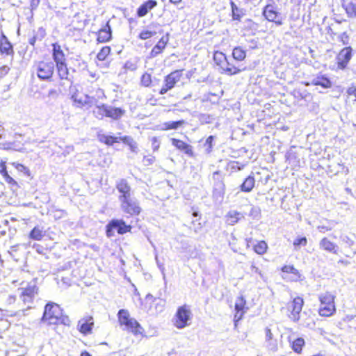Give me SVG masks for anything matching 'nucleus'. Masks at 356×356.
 Segmentation results:
<instances>
[{
  "instance_id": "09e8293b",
  "label": "nucleus",
  "mask_w": 356,
  "mask_h": 356,
  "mask_svg": "<svg viewBox=\"0 0 356 356\" xmlns=\"http://www.w3.org/2000/svg\"><path fill=\"white\" fill-rule=\"evenodd\" d=\"M339 40L342 42L343 44H348L349 42V35L347 32H343L339 35Z\"/></svg>"
},
{
  "instance_id": "ddd939ff",
  "label": "nucleus",
  "mask_w": 356,
  "mask_h": 356,
  "mask_svg": "<svg viewBox=\"0 0 356 356\" xmlns=\"http://www.w3.org/2000/svg\"><path fill=\"white\" fill-rule=\"evenodd\" d=\"M116 188L120 194L119 195L120 202L131 197V186L128 184L127 180L122 179L118 181Z\"/></svg>"
},
{
  "instance_id": "58836bf2",
  "label": "nucleus",
  "mask_w": 356,
  "mask_h": 356,
  "mask_svg": "<svg viewBox=\"0 0 356 356\" xmlns=\"http://www.w3.org/2000/svg\"><path fill=\"white\" fill-rule=\"evenodd\" d=\"M266 341L268 342V346L271 349H275L276 343L273 341V334L269 328L266 329Z\"/></svg>"
},
{
  "instance_id": "2f4dec72",
  "label": "nucleus",
  "mask_w": 356,
  "mask_h": 356,
  "mask_svg": "<svg viewBox=\"0 0 356 356\" xmlns=\"http://www.w3.org/2000/svg\"><path fill=\"white\" fill-rule=\"evenodd\" d=\"M58 73L61 79H69V71L65 62L56 64Z\"/></svg>"
},
{
  "instance_id": "7c9ffc66",
  "label": "nucleus",
  "mask_w": 356,
  "mask_h": 356,
  "mask_svg": "<svg viewBox=\"0 0 356 356\" xmlns=\"http://www.w3.org/2000/svg\"><path fill=\"white\" fill-rule=\"evenodd\" d=\"M72 99L79 106H83L86 104H92L95 100L93 97L90 98L88 95H86L83 99L81 97H79V94L72 95Z\"/></svg>"
},
{
  "instance_id": "c85d7f7f",
  "label": "nucleus",
  "mask_w": 356,
  "mask_h": 356,
  "mask_svg": "<svg viewBox=\"0 0 356 356\" xmlns=\"http://www.w3.org/2000/svg\"><path fill=\"white\" fill-rule=\"evenodd\" d=\"M97 138L99 141L105 143L107 145H112L115 143H119L118 137L107 136L104 134H98Z\"/></svg>"
},
{
  "instance_id": "a18cd8bd",
  "label": "nucleus",
  "mask_w": 356,
  "mask_h": 356,
  "mask_svg": "<svg viewBox=\"0 0 356 356\" xmlns=\"http://www.w3.org/2000/svg\"><path fill=\"white\" fill-rule=\"evenodd\" d=\"M282 270L284 273H292L296 275L298 274V270L293 266H284L282 267Z\"/></svg>"
},
{
  "instance_id": "680f3d73",
  "label": "nucleus",
  "mask_w": 356,
  "mask_h": 356,
  "mask_svg": "<svg viewBox=\"0 0 356 356\" xmlns=\"http://www.w3.org/2000/svg\"><path fill=\"white\" fill-rule=\"evenodd\" d=\"M5 181L10 184H16V181L8 175L3 177Z\"/></svg>"
},
{
  "instance_id": "774afa93",
  "label": "nucleus",
  "mask_w": 356,
  "mask_h": 356,
  "mask_svg": "<svg viewBox=\"0 0 356 356\" xmlns=\"http://www.w3.org/2000/svg\"><path fill=\"white\" fill-rule=\"evenodd\" d=\"M81 356H92L88 352L83 351L81 353Z\"/></svg>"
},
{
  "instance_id": "f03ea898",
  "label": "nucleus",
  "mask_w": 356,
  "mask_h": 356,
  "mask_svg": "<svg viewBox=\"0 0 356 356\" xmlns=\"http://www.w3.org/2000/svg\"><path fill=\"white\" fill-rule=\"evenodd\" d=\"M334 299L335 296L330 292H325L318 295V300L321 302L318 309L320 316L330 317L335 313Z\"/></svg>"
},
{
  "instance_id": "4d7b16f0",
  "label": "nucleus",
  "mask_w": 356,
  "mask_h": 356,
  "mask_svg": "<svg viewBox=\"0 0 356 356\" xmlns=\"http://www.w3.org/2000/svg\"><path fill=\"white\" fill-rule=\"evenodd\" d=\"M10 70V68L7 65H3L0 67V78L3 77L6 75Z\"/></svg>"
},
{
  "instance_id": "0e129e2a",
  "label": "nucleus",
  "mask_w": 356,
  "mask_h": 356,
  "mask_svg": "<svg viewBox=\"0 0 356 356\" xmlns=\"http://www.w3.org/2000/svg\"><path fill=\"white\" fill-rule=\"evenodd\" d=\"M58 96V92L55 89H51L48 92V97H56Z\"/></svg>"
},
{
  "instance_id": "37998d69",
  "label": "nucleus",
  "mask_w": 356,
  "mask_h": 356,
  "mask_svg": "<svg viewBox=\"0 0 356 356\" xmlns=\"http://www.w3.org/2000/svg\"><path fill=\"white\" fill-rule=\"evenodd\" d=\"M152 83L151 75L147 73H145L141 77V83L145 87L150 86Z\"/></svg>"
},
{
  "instance_id": "0eeeda50",
  "label": "nucleus",
  "mask_w": 356,
  "mask_h": 356,
  "mask_svg": "<svg viewBox=\"0 0 356 356\" xmlns=\"http://www.w3.org/2000/svg\"><path fill=\"white\" fill-rule=\"evenodd\" d=\"M304 300L301 297L295 298L291 302L287 305V309L290 314L289 317L293 322H298L300 319V314L302 311Z\"/></svg>"
},
{
  "instance_id": "20e7f679",
  "label": "nucleus",
  "mask_w": 356,
  "mask_h": 356,
  "mask_svg": "<svg viewBox=\"0 0 356 356\" xmlns=\"http://www.w3.org/2000/svg\"><path fill=\"white\" fill-rule=\"evenodd\" d=\"M192 312L190 307L184 305L179 307L174 317V325L178 329H183L191 324Z\"/></svg>"
},
{
  "instance_id": "f8f14e48",
  "label": "nucleus",
  "mask_w": 356,
  "mask_h": 356,
  "mask_svg": "<svg viewBox=\"0 0 356 356\" xmlns=\"http://www.w3.org/2000/svg\"><path fill=\"white\" fill-rule=\"evenodd\" d=\"M352 58V49L350 47H345L341 50L337 56V65L339 69L343 70Z\"/></svg>"
},
{
  "instance_id": "e433bc0d",
  "label": "nucleus",
  "mask_w": 356,
  "mask_h": 356,
  "mask_svg": "<svg viewBox=\"0 0 356 356\" xmlns=\"http://www.w3.org/2000/svg\"><path fill=\"white\" fill-rule=\"evenodd\" d=\"M267 248H268V245L264 241H261L258 242L254 246V250L255 251V252H257L259 254H264L266 252Z\"/></svg>"
},
{
  "instance_id": "412c9836",
  "label": "nucleus",
  "mask_w": 356,
  "mask_h": 356,
  "mask_svg": "<svg viewBox=\"0 0 356 356\" xmlns=\"http://www.w3.org/2000/svg\"><path fill=\"white\" fill-rule=\"evenodd\" d=\"M225 217L227 223L229 225H234L241 218H243L244 215L241 212L232 210L229 211Z\"/></svg>"
},
{
  "instance_id": "f704fd0d",
  "label": "nucleus",
  "mask_w": 356,
  "mask_h": 356,
  "mask_svg": "<svg viewBox=\"0 0 356 356\" xmlns=\"http://www.w3.org/2000/svg\"><path fill=\"white\" fill-rule=\"evenodd\" d=\"M44 231L42 228L37 226L35 227L29 234V237L33 240L40 241L44 236Z\"/></svg>"
},
{
  "instance_id": "6ab92c4d",
  "label": "nucleus",
  "mask_w": 356,
  "mask_h": 356,
  "mask_svg": "<svg viewBox=\"0 0 356 356\" xmlns=\"http://www.w3.org/2000/svg\"><path fill=\"white\" fill-rule=\"evenodd\" d=\"M111 38V29L108 22L98 32L97 41L99 42H108Z\"/></svg>"
},
{
  "instance_id": "49530a36",
  "label": "nucleus",
  "mask_w": 356,
  "mask_h": 356,
  "mask_svg": "<svg viewBox=\"0 0 356 356\" xmlns=\"http://www.w3.org/2000/svg\"><path fill=\"white\" fill-rule=\"evenodd\" d=\"M307 243V240L306 237L298 238L293 241V245L296 248L298 246L302 245L305 246Z\"/></svg>"
},
{
  "instance_id": "6e6552de",
  "label": "nucleus",
  "mask_w": 356,
  "mask_h": 356,
  "mask_svg": "<svg viewBox=\"0 0 356 356\" xmlns=\"http://www.w3.org/2000/svg\"><path fill=\"white\" fill-rule=\"evenodd\" d=\"M131 227L127 225L122 220H112L107 225L106 234L108 236L114 235V230L118 234H123L130 232Z\"/></svg>"
},
{
  "instance_id": "5fc2aeb1",
  "label": "nucleus",
  "mask_w": 356,
  "mask_h": 356,
  "mask_svg": "<svg viewBox=\"0 0 356 356\" xmlns=\"http://www.w3.org/2000/svg\"><path fill=\"white\" fill-rule=\"evenodd\" d=\"M213 140V136H209L207 138V140H206L204 145L205 146H208V148H207V152H210L211 151Z\"/></svg>"
},
{
  "instance_id": "79ce46f5",
  "label": "nucleus",
  "mask_w": 356,
  "mask_h": 356,
  "mask_svg": "<svg viewBox=\"0 0 356 356\" xmlns=\"http://www.w3.org/2000/svg\"><path fill=\"white\" fill-rule=\"evenodd\" d=\"M213 59L216 64L219 65V63H222L225 60H226V56L221 52H216L213 56Z\"/></svg>"
},
{
  "instance_id": "c756f323",
  "label": "nucleus",
  "mask_w": 356,
  "mask_h": 356,
  "mask_svg": "<svg viewBox=\"0 0 356 356\" xmlns=\"http://www.w3.org/2000/svg\"><path fill=\"white\" fill-rule=\"evenodd\" d=\"M346 13L348 17L356 18V3L350 1L348 3L343 4Z\"/></svg>"
},
{
  "instance_id": "a19ab883",
  "label": "nucleus",
  "mask_w": 356,
  "mask_h": 356,
  "mask_svg": "<svg viewBox=\"0 0 356 356\" xmlns=\"http://www.w3.org/2000/svg\"><path fill=\"white\" fill-rule=\"evenodd\" d=\"M111 48L109 47H104L97 54V58L99 60H104L107 56L110 54Z\"/></svg>"
},
{
  "instance_id": "c03bdc74",
  "label": "nucleus",
  "mask_w": 356,
  "mask_h": 356,
  "mask_svg": "<svg viewBox=\"0 0 356 356\" xmlns=\"http://www.w3.org/2000/svg\"><path fill=\"white\" fill-rule=\"evenodd\" d=\"M155 33H156V32H154V31L153 32V31L145 30V31H143L140 33L139 38L141 40H147V39L150 38L151 37H152Z\"/></svg>"
},
{
  "instance_id": "9b49d317",
  "label": "nucleus",
  "mask_w": 356,
  "mask_h": 356,
  "mask_svg": "<svg viewBox=\"0 0 356 356\" xmlns=\"http://www.w3.org/2000/svg\"><path fill=\"white\" fill-rule=\"evenodd\" d=\"M181 73L179 71H174L165 77L164 84L159 91L160 95L165 94L168 90L172 89L175 84L179 81L181 79Z\"/></svg>"
},
{
  "instance_id": "2eb2a0df",
  "label": "nucleus",
  "mask_w": 356,
  "mask_h": 356,
  "mask_svg": "<svg viewBox=\"0 0 356 356\" xmlns=\"http://www.w3.org/2000/svg\"><path fill=\"white\" fill-rule=\"evenodd\" d=\"M172 145L175 146L177 149L184 152L186 154L192 156L193 155V147L191 145L186 143L185 142L176 139L171 138Z\"/></svg>"
},
{
  "instance_id": "8fccbe9b",
  "label": "nucleus",
  "mask_w": 356,
  "mask_h": 356,
  "mask_svg": "<svg viewBox=\"0 0 356 356\" xmlns=\"http://www.w3.org/2000/svg\"><path fill=\"white\" fill-rule=\"evenodd\" d=\"M249 215L253 218H257L260 215V209L258 207H252L250 209Z\"/></svg>"
},
{
  "instance_id": "72a5a7b5",
  "label": "nucleus",
  "mask_w": 356,
  "mask_h": 356,
  "mask_svg": "<svg viewBox=\"0 0 356 356\" xmlns=\"http://www.w3.org/2000/svg\"><path fill=\"white\" fill-rule=\"evenodd\" d=\"M232 56L235 60L242 61L246 57V52L241 47H236L232 51Z\"/></svg>"
},
{
  "instance_id": "bb28decb",
  "label": "nucleus",
  "mask_w": 356,
  "mask_h": 356,
  "mask_svg": "<svg viewBox=\"0 0 356 356\" xmlns=\"http://www.w3.org/2000/svg\"><path fill=\"white\" fill-rule=\"evenodd\" d=\"M229 62L226 59L222 63H219V66L220 67L221 70L226 74L229 75H234L238 74L242 71V70L235 67L232 66V67H228Z\"/></svg>"
},
{
  "instance_id": "f3484780",
  "label": "nucleus",
  "mask_w": 356,
  "mask_h": 356,
  "mask_svg": "<svg viewBox=\"0 0 356 356\" xmlns=\"http://www.w3.org/2000/svg\"><path fill=\"white\" fill-rule=\"evenodd\" d=\"M124 113L125 111L124 109L106 104V117L113 120H118L121 118Z\"/></svg>"
},
{
  "instance_id": "e2e57ef3",
  "label": "nucleus",
  "mask_w": 356,
  "mask_h": 356,
  "mask_svg": "<svg viewBox=\"0 0 356 356\" xmlns=\"http://www.w3.org/2000/svg\"><path fill=\"white\" fill-rule=\"evenodd\" d=\"M243 314V312H241V313H240L236 311V313L235 314L234 318V320L235 321V325H236V322H238L239 320H241L242 318Z\"/></svg>"
},
{
  "instance_id": "dca6fc26",
  "label": "nucleus",
  "mask_w": 356,
  "mask_h": 356,
  "mask_svg": "<svg viewBox=\"0 0 356 356\" xmlns=\"http://www.w3.org/2000/svg\"><path fill=\"white\" fill-rule=\"evenodd\" d=\"M0 52L8 56L13 55L14 53L11 43L3 33H1L0 38Z\"/></svg>"
},
{
  "instance_id": "a211bd4d",
  "label": "nucleus",
  "mask_w": 356,
  "mask_h": 356,
  "mask_svg": "<svg viewBox=\"0 0 356 356\" xmlns=\"http://www.w3.org/2000/svg\"><path fill=\"white\" fill-rule=\"evenodd\" d=\"M93 324V318L91 316L86 318H82L78 323L79 331L85 334H88L90 332Z\"/></svg>"
},
{
  "instance_id": "473e14b6",
  "label": "nucleus",
  "mask_w": 356,
  "mask_h": 356,
  "mask_svg": "<svg viewBox=\"0 0 356 356\" xmlns=\"http://www.w3.org/2000/svg\"><path fill=\"white\" fill-rule=\"evenodd\" d=\"M230 5L232 11L233 19L240 20L241 18L245 15L243 10L239 8L233 1H231Z\"/></svg>"
},
{
  "instance_id": "f257e3e1",
  "label": "nucleus",
  "mask_w": 356,
  "mask_h": 356,
  "mask_svg": "<svg viewBox=\"0 0 356 356\" xmlns=\"http://www.w3.org/2000/svg\"><path fill=\"white\" fill-rule=\"evenodd\" d=\"M117 316L119 325L122 327L124 331L131 332L134 336H145L143 327L134 318L131 317L129 312L127 309H120Z\"/></svg>"
},
{
  "instance_id": "864d4df0",
  "label": "nucleus",
  "mask_w": 356,
  "mask_h": 356,
  "mask_svg": "<svg viewBox=\"0 0 356 356\" xmlns=\"http://www.w3.org/2000/svg\"><path fill=\"white\" fill-rule=\"evenodd\" d=\"M16 301V296H14V295H8L6 300H5V303L7 305H11L13 304H14Z\"/></svg>"
},
{
  "instance_id": "5701e85b",
  "label": "nucleus",
  "mask_w": 356,
  "mask_h": 356,
  "mask_svg": "<svg viewBox=\"0 0 356 356\" xmlns=\"http://www.w3.org/2000/svg\"><path fill=\"white\" fill-rule=\"evenodd\" d=\"M311 85L320 86L323 88H330L332 86L330 80L324 76H318L312 79Z\"/></svg>"
},
{
  "instance_id": "4c0bfd02",
  "label": "nucleus",
  "mask_w": 356,
  "mask_h": 356,
  "mask_svg": "<svg viewBox=\"0 0 356 356\" xmlns=\"http://www.w3.org/2000/svg\"><path fill=\"white\" fill-rule=\"evenodd\" d=\"M305 344V341L302 338H298L294 340L292 343V348L293 350L297 353H300L302 350V346Z\"/></svg>"
},
{
  "instance_id": "6e6d98bb",
  "label": "nucleus",
  "mask_w": 356,
  "mask_h": 356,
  "mask_svg": "<svg viewBox=\"0 0 356 356\" xmlns=\"http://www.w3.org/2000/svg\"><path fill=\"white\" fill-rule=\"evenodd\" d=\"M45 35H46L45 30L42 27H40L38 29L35 36H37V38L38 40H42L44 38Z\"/></svg>"
},
{
  "instance_id": "a878e982",
  "label": "nucleus",
  "mask_w": 356,
  "mask_h": 356,
  "mask_svg": "<svg viewBox=\"0 0 356 356\" xmlns=\"http://www.w3.org/2000/svg\"><path fill=\"white\" fill-rule=\"evenodd\" d=\"M225 192V186L222 181L216 182L214 185L213 195L216 199L222 200Z\"/></svg>"
},
{
  "instance_id": "338daca9",
  "label": "nucleus",
  "mask_w": 356,
  "mask_h": 356,
  "mask_svg": "<svg viewBox=\"0 0 356 356\" xmlns=\"http://www.w3.org/2000/svg\"><path fill=\"white\" fill-rule=\"evenodd\" d=\"M143 161L144 162H147L148 164H152L154 161V158H148L145 156Z\"/></svg>"
},
{
  "instance_id": "bf43d9fd",
  "label": "nucleus",
  "mask_w": 356,
  "mask_h": 356,
  "mask_svg": "<svg viewBox=\"0 0 356 356\" xmlns=\"http://www.w3.org/2000/svg\"><path fill=\"white\" fill-rule=\"evenodd\" d=\"M155 260L156 261L157 266L159 268L160 270L163 273V276H165V273H164L165 272V268H164V266H163V264L159 262V261L158 259L157 255H156V257H155Z\"/></svg>"
},
{
  "instance_id": "9d476101",
  "label": "nucleus",
  "mask_w": 356,
  "mask_h": 356,
  "mask_svg": "<svg viewBox=\"0 0 356 356\" xmlns=\"http://www.w3.org/2000/svg\"><path fill=\"white\" fill-rule=\"evenodd\" d=\"M263 15L268 21L274 22L277 26H281L283 24V17L281 13L277 12L271 4H268L264 7Z\"/></svg>"
},
{
  "instance_id": "4be33fe9",
  "label": "nucleus",
  "mask_w": 356,
  "mask_h": 356,
  "mask_svg": "<svg viewBox=\"0 0 356 356\" xmlns=\"http://www.w3.org/2000/svg\"><path fill=\"white\" fill-rule=\"evenodd\" d=\"M53 47V58L56 63L65 62V54L61 49L60 46L58 43L52 44Z\"/></svg>"
},
{
  "instance_id": "ea45409f",
  "label": "nucleus",
  "mask_w": 356,
  "mask_h": 356,
  "mask_svg": "<svg viewBox=\"0 0 356 356\" xmlns=\"http://www.w3.org/2000/svg\"><path fill=\"white\" fill-rule=\"evenodd\" d=\"M245 305V300L243 296L237 298L235 302V310L238 312H242Z\"/></svg>"
},
{
  "instance_id": "c9c22d12",
  "label": "nucleus",
  "mask_w": 356,
  "mask_h": 356,
  "mask_svg": "<svg viewBox=\"0 0 356 356\" xmlns=\"http://www.w3.org/2000/svg\"><path fill=\"white\" fill-rule=\"evenodd\" d=\"M92 113L96 118L102 120L106 116V104L96 106L92 111Z\"/></svg>"
},
{
  "instance_id": "393cba45",
  "label": "nucleus",
  "mask_w": 356,
  "mask_h": 356,
  "mask_svg": "<svg viewBox=\"0 0 356 356\" xmlns=\"http://www.w3.org/2000/svg\"><path fill=\"white\" fill-rule=\"evenodd\" d=\"M255 179L252 175H249L240 186L241 191L245 193L250 192L254 187Z\"/></svg>"
},
{
  "instance_id": "1a4fd4ad",
  "label": "nucleus",
  "mask_w": 356,
  "mask_h": 356,
  "mask_svg": "<svg viewBox=\"0 0 356 356\" xmlns=\"http://www.w3.org/2000/svg\"><path fill=\"white\" fill-rule=\"evenodd\" d=\"M120 203L123 212L130 216L138 215L141 211L138 202L132 197L120 201Z\"/></svg>"
},
{
  "instance_id": "69168bd1",
  "label": "nucleus",
  "mask_w": 356,
  "mask_h": 356,
  "mask_svg": "<svg viewBox=\"0 0 356 356\" xmlns=\"http://www.w3.org/2000/svg\"><path fill=\"white\" fill-rule=\"evenodd\" d=\"M38 40L37 38V36L35 35H33L32 38H31L29 40V42L30 44H31L32 46H34L35 45V43L36 42V40Z\"/></svg>"
},
{
  "instance_id": "423d86ee",
  "label": "nucleus",
  "mask_w": 356,
  "mask_h": 356,
  "mask_svg": "<svg viewBox=\"0 0 356 356\" xmlns=\"http://www.w3.org/2000/svg\"><path fill=\"white\" fill-rule=\"evenodd\" d=\"M19 290L21 291L20 299L24 305H28L26 309L22 310L23 315H26L25 312L31 307L29 305L33 303L38 289L35 284H29L26 287L19 288Z\"/></svg>"
},
{
  "instance_id": "39448f33",
  "label": "nucleus",
  "mask_w": 356,
  "mask_h": 356,
  "mask_svg": "<svg viewBox=\"0 0 356 356\" xmlns=\"http://www.w3.org/2000/svg\"><path fill=\"white\" fill-rule=\"evenodd\" d=\"M62 316V310L59 305L55 303H48L44 307L42 321L49 324H57Z\"/></svg>"
},
{
  "instance_id": "7ed1b4c3",
  "label": "nucleus",
  "mask_w": 356,
  "mask_h": 356,
  "mask_svg": "<svg viewBox=\"0 0 356 356\" xmlns=\"http://www.w3.org/2000/svg\"><path fill=\"white\" fill-rule=\"evenodd\" d=\"M32 72L42 81L49 80L54 72V63L52 61H35Z\"/></svg>"
},
{
  "instance_id": "3c124183",
  "label": "nucleus",
  "mask_w": 356,
  "mask_h": 356,
  "mask_svg": "<svg viewBox=\"0 0 356 356\" xmlns=\"http://www.w3.org/2000/svg\"><path fill=\"white\" fill-rule=\"evenodd\" d=\"M151 142L153 151H157L160 147V142L158 140V138L156 137H152L151 139Z\"/></svg>"
},
{
  "instance_id": "4468645a",
  "label": "nucleus",
  "mask_w": 356,
  "mask_h": 356,
  "mask_svg": "<svg viewBox=\"0 0 356 356\" xmlns=\"http://www.w3.org/2000/svg\"><path fill=\"white\" fill-rule=\"evenodd\" d=\"M169 41V33H167L165 35L163 36L159 41L156 43V44L152 49L149 57L154 58L161 54L163 50L165 48L166 44Z\"/></svg>"
},
{
  "instance_id": "052dcab7",
  "label": "nucleus",
  "mask_w": 356,
  "mask_h": 356,
  "mask_svg": "<svg viewBox=\"0 0 356 356\" xmlns=\"http://www.w3.org/2000/svg\"><path fill=\"white\" fill-rule=\"evenodd\" d=\"M318 230L321 233H325L327 231L331 230V227L324 226V225H319L317 227Z\"/></svg>"
},
{
  "instance_id": "de8ad7c7",
  "label": "nucleus",
  "mask_w": 356,
  "mask_h": 356,
  "mask_svg": "<svg viewBox=\"0 0 356 356\" xmlns=\"http://www.w3.org/2000/svg\"><path fill=\"white\" fill-rule=\"evenodd\" d=\"M12 165L19 172L28 174L29 169L22 164L18 163H13Z\"/></svg>"
},
{
  "instance_id": "603ef678",
  "label": "nucleus",
  "mask_w": 356,
  "mask_h": 356,
  "mask_svg": "<svg viewBox=\"0 0 356 356\" xmlns=\"http://www.w3.org/2000/svg\"><path fill=\"white\" fill-rule=\"evenodd\" d=\"M119 142L121 140L124 143L129 145L131 147H133V139L129 136L118 137Z\"/></svg>"
},
{
  "instance_id": "13d9d810",
  "label": "nucleus",
  "mask_w": 356,
  "mask_h": 356,
  "mask_svg": "<svg viewBox=\"0 0 356 356\" xmlns=\"http://www.w3.org/2000/svg\"><path fill=\"white\" fill-rule=\"evenodd\" d=\"M0 174L4 177L7 175L8 172L6 170V166L5 162L1 161L0 163Z\"/></svg>"
},
{
  "instance_id": "aec40b11",
  "label": "nucleus",
  "mask_w": 356,
  "mask_h": 356,
  "mask_svg": "<svg viewBox=\"0 0 356 356\" xmlns=\"http://www.w3.org/2000/svg\"><path fill=\"white\" fill-rule=\"evenodd\" d=\"M157 5V2L154 0H148L147 1L143 3L137 10V15L138 17H144L147 14L149 10H151Z\"/></svg>"
},
{
  "instance_id": "cd10ccee",
  "label": "nucleus",
  "mask_w": 356,
  "mask_h": 356,
  "mask_svg": "<svg viewBox=\"0 0 356 356\" xmlns=\"http://www.w3.org/2000/svg\"><path fill=\"white\" fill-rule=\"evenodd\" d=\"M185 124V121L184 120L179 121H172L164 122L161 125V129L163 131L170 130V129H177L179 127L184 125Z\"/></svg>"
},
{
  "instance_id": "b1692460",
  "label": "nucleus",
  "mask_w": 356,
  "mask_h": 356,
  "mask_svg": "<svg viewBox=\"0 0 356 356\" xmlns=\"http://www.w3.org/2000/svg\"><path fill=\"white\" fill-rule=\"evenodd\" d=\"M319 246L321 248L326 250L329 252H332L334 254H337V245L330 241L327 238L324 237L322 238L319 243Z\"/></svg>"
}]
</instances>
